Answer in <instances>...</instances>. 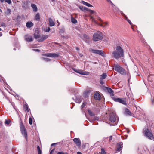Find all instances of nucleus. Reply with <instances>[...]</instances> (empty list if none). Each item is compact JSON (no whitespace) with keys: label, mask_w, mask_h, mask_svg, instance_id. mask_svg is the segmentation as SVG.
Masks as SVG:
<instances>
[{"label":"nucleus","mask_w":154,"mask_h":154,"mask_svg":"<svg viewBox=\"0 0 154 154\" xmlns=\"http://www.w3.org/2000/svg\"><path fill=\"white\" fill-rule=\"evenodd\" d=\"M127 21L131 25L132 23L130 20L129 19H127Z\"/></svg>","instance_id":"49530a36"},{"label":"nucleus","mask_w":154,"mask_h":154,"mask_svg":"<svg viewBox=\"0 0 154 154\" xmlns=\"http://www.w3.org/2000/svg\"><path fill=\"white\" fill-rule=\"evenodd\" d=\"M118 13H120L122 15H123V16H124V14L123 13V12L122 11H120V10H119V11L118 12Z\"/></svg>","instance_id":"c03bdc74"},{"label":"nucleus","mask_w":154,"mask_h":154,"mask_svg":"<svg viewBox=\"0 0 154 154\" xmlns=\"http://www.w3.org/2000/svg\"><path fill=\"white\" fill-rule=\"evenodd\" d=\"M43 55L48 57H56L59 56V54H58L54 53H50L45 54H43Z\"/></svg>","instance_id":"1a4fd4ad"},{"label":"nucleus","mask_w":154,"mask_h":154,"mask_svg":"<svg viewBox=\"0 0 154 154\" xmlns=\"http://www.w3.org/2000/svg\"><path fill=\"white\" fill-rule=\"evenodd\" d=\"M127 75H130V74L129 73V72H128V73H127Z\"/></svg>","instance_id":"69168bd1"},{"label":"nucleus","mask_w":154,"mask_h":154,"mask_svg":"<svg viewBox=\"0 0 154 154\" xmlns=\"http://www.w3.org/2000/svg\"><path fill=\"white\" fill-rule=\"evenodd\" d=\"M35 18L36 21H38L40 20V15L39 13H38L36 14Z\"/></svg>","instance_id":"393cba45"},{"label":"nucleus","mask_w":154,"mask_h":154,"mask_svg":"<svg viewBox=\"0 0 154 154\" xmlns=\"http://www.w3.org/2000/svg\"><path fill=\"white\" fill-rule=\"evenodd\" d=\"M126 94L128 98H129V99H130L131 100L133 99V94H131V93L130 94L129 92H127L126 93Z\"/></svg>","instance_id":"412c9836"},{"label":"nucleus","mask_w":154,"mask_h":154,"mask_svg":"<svg viewBox=\"0 0 154 154\" xmlns=\"http://www.w3.org/2000/svg\"><path fill=\"white\" fill-rule=\"evenodd\" d=\"M94 99L96 100H100V94L98 93H96L94 95Z\"/></svg>","instance_id":"dca6fc26"},{"label":"nucleus","mask_w":154,"mask_h":154,"mask_svg":"<svg viewBox=\"0 0 154 154\" xmlns=\"http://www.w3.org/2000/svg\"><path fill=\"white\" fill-rule=\"evenodd\" d=\"M151 101L152 104L154 103V97L153 98H152V99H151Z\"/></svg>","instance_id":"de8ad7c7"},{"label":"nucleus","mask_w":154,"mask_h":154,"mask_svg":"<svg viewBox=\"0 0 154 154\" xmlns=\"http://www.w3.org/2000/svg\"><path fill=\"white\" fill-rule=\"evenodd\" d=\"M77 154H82V153L80 152H77Z\"/></svg>","instance_id":"4d7b16f0"},{"label":"nucleus","mask_w":154,"mask_h":154,"mask_svg":"<svg viewBox=\"0 0 154 154\" xmlns=\"http://www.w3.org/2000/svg\"><path fill=\"white\" fill-rule=\"evenodd\" d=\"M50 30V28L49 27H46V29H44V31L46 32H49Z\"/></svg>","instance_id":"473e14b6"},{"label":"nucleus","mask_w":154,"mask_h":154,"mask_svg":"<svg viewBox=\"0 0 154 154\" xmlns=\"http://www.w3.org/2000/svg\"><path fill=\"white\" fill-rule=\"evenodd\" d=\"M48 37V36L47 35H43L42 36V37L40 39H38V40L39 42H42L47 38Z\"/></svg>","instance_id":"4468645a"},{"label":"nucleus","mask_w":154,"mask_h":154,"mask_svg":"<svg viewBox=\"0 0 154 154\" xmlns=\"http://www.w3.org/2000/svg\"><path fill=\"white\" fill-rule=\"evenodd\" d=\"M90 91H86L84 93V94H83L84 97H88L90 94Z\"/></svg>","instance_id":"4be33fe9"},{"label":"nucleus","mask_w":154,"mask_h":154,"mask_svg":"<svg viewBox=\"0 0 154 154\" xmlns=\"http://www.w3.org/2000/svg\"><path fill=\"white\" fill-rule=\"evenodd\" d=\"M98 25L102 27H105L108 26V23L107 22H102L101 23H99Z\"/></svg>","instance_id":"2eb2a0df"},{"label":"nucleus","mask_w":154,"mask_h":154,"mask_svg":"<svg viewBox=\"0 0 154 154\" xmlns=\"http://www.w3.org/2000/svg\"><path fill=\"white\" fill-rule=\"evenodd\" d=\"M56 143H52L51 144V146H52L54 145H55Z\"/></svg>","instance_id":"6e6d98bb"},{"label":"nucleus","mask_w":154,"mask_h":154,"mask_svg":"<svg viewBox=\"0 0 154 154\" xmlns=\"http://www.w3.org/2000/svg\"><path fill=\"white\" fill-rule=\"evenodd\" d=\"M107 1L109 2H110L112 4V2L110 1V0H107Z\"/></svg>","instance_id":"bf43d9fd"},{"label":"nucleus","mask_w":154,"mask_h":154,"mask_svg":"<svg viewBox=\"0 0 154 154\" xmlns=\"http://www.w3.org/2000/svg\"><path fill=\"white\" fill-rule=\"evenodd\" d=\"M100 84L101 85H103L104 84V82L103 81L102 79H100Z\"/></svg>","instance_id":"37998d69"},{"label":"nucleus","mask_w":154,"mask_h":154,"mask_svg":"<svg viewBox=\"0 0 154 154\" xmlns=\"http://www.w3.org/2000/svg\"><path fill=\"white\" fill-rule=\"evenodd\" d=\"M33 25V24L31 22H28L26 23V26L27 28H30Z\"/></svg>","instance_id":"5701e85b"},{"label":"nucleus","mask_w":154,"mask_h":154,"mask_svg":"<svg viewBox=\"0 0 154 154\" xmlns=\"http://www.w3.org/2000/svg\"><path fill=\"white\" fill-rule=\"evenodd\" d=\"M33 50H34V51H39V50L38 49H33Z\"/></svg>","instance_id":"5fc2aeb1"},{"label":"nucleus","mask_w":154,"mask_h":154,"mask_svg":"<svg viewBox=\"0 0 154 154\" xmlns=\"http://www.w3.org/2000/svg\"><path fill=\"white\" fill-rule=\"evenodd\" d=\"M58 154H65V153H64L62 152H58Z\"/></svg>","instance_id":"3c124183"},{"label":"nucleus","mask_w":154,"mask_h":154,"mask_svg":"<svg viewBox=\"0 0 154 154\" xmlns=\"http://www.w3.org/2000/svg\"><path fill=\"white\" fill-rule=\"evenodd\" d=\"M37 32H38V31H37ZM34 36L35 38L36 39H38L40 37V35H39V34L38 32H37V34L36 33V32H35V33L34 34Z\"/></svg>","instance_id":"a878e982"},{"label":"nucleus","mask_w":154,"mask_h":154,"mask_svg":"<svg viewBox=\"0 0 154 154\" xmlns=\"http://www.w3.org/2000/svg\"><path fill=\"white\" fill-rule=\"evenodd\" d=\"M91 19H92V22H94L95 24L98 25V23H97V22L96 21L94 18H93L92 17H91Z\"/></svg>","instance_id":"f704fd0d"},{"label":"nucleus","mask_w":154,"mask_h":154,"mask_svg":"<svg viewBox=\"0 0 154 154\" xmlns=\"http://www.w3.org/2000/svg\"><path fill=\"white\" fill-rule=\"evenodd\" d=\"M38 154H42V151L38 152Z\"/></svg>","instance_id":"13d9d810"},{"label":"nucleus","mask_w":154,"mask_h":154,"mask_svg":"<svg viewBox=\"0 0 154 154\" xmlns=\"http://www.w3.org/2000/svg\"><path fill=\"white\" fill-rule=\"evenodd\" d=\"M143 132L145 136L148 139L154 141V135L148 127H146L144 128Z\"/></svg>","instance_id":"f03ea898"},{"label":"nucleus","mask_w":154,"mask_h":154,"mask_svg":"<svg viewBox=\"0 0 154 154\" xmlns=\"http://www.w3.org/2000/svg\"><path fill=\"white\" fill-rule=\"evenodd\" d=\"M98 20H101V19L100 18H99L98 19Z\"/></svg>","instance_id":"0e129e2a"},{"label":"nucleus","mask_w":154,"mask_h":154,"mask_svg":"<svg viewBox=\"0 0 154 154\" xmlns=\"http://www.w3.org/2000/svg\"><path fill=\"white\" fill-rule=\"evenodd\" d=\"M88 112L89 114L91 116H92L94 115L91 111L90 110H88Z\"/></svg>","instance_id":"4c0bfd02"},{"label":"nucleus","mask_w":154,"mask_h":154,"mask_svg":"<svg viewBox=\"0 0 154 154\" xmlns=\"http://www.w3.org/2000/svg\"><path fill=\"white\" fill-rule=\"evenodd\" d=\"M112 99L116 102H118L125 105H126V99L125 98H119L112 97Z\"/></svg>","instance_id":"6e6552de"},{"label":"nucleus","mask_w":154,"mask_h":154,"mask_svg":"<svg viewBox=\"0 0 154 154\" xmlns=\"http://www.w3.org/2000/svg\"><path fill=\"white\" fill-rule=\"evenodd\" d=\"M42 59L46 62H49L51 61V59L48 58H43Z\"/></svg>","instance_id":"2f4dec72"},{"label":"nucleus","mask_w":154,"mask_h":154,"mask_svg":"<svg viewBox=\"0 0 154 154\" xmlns=\"http://www.w3.org/2000/svg\"><path fill=\"white\" fill-rule=\"evenodd\" d=\"M58 23V26H59V25H60V23Z\"/></svg>","instance_id":"338daca9"},{"label":"nucleus","mask_w":154,"mask_h":154,"mask_svg":"<svg viewBox=\"0 0 154 154\" xmlns=\"http://www.w3.org/2000/svg\"><path fill=\"white\" fill-rule=\"evenodd\" d=\"M124 16L125 17V19L127 21V19H128L127 17L125 14H124Z\"/></svg>","instance_id":"8fccbe9b"},{"label":"nucleus","mask_w":154,"mask_h":154,"mask_svg":"<svg viewBox=\"0 0 154 154\" xmlns=\"http://www.w3.org/2000/svg\"><path fill=\"white\" fill-rule=\"evenodd\" d=\"M11 12V11L10 9H8L7 10L6 13V14H10Z\"/></svg>","instance_id":"c9c22d12"},{"label":"nucleus","mask_w":154,"mask_h":154,"mask_svg":"<svg viewBox=\"0 0 154 154\" xmlns=\"http://www.w3.org/2000/svg\"><path fill=\"white\" fill-rule=\"evenodd\" d=\"M100 154H106V152L103 149H101V152Z\"/></svg>","instance_id":"ea45409f"},{"label":"nucleus","mask_w":154,"mask_h":154,"mask_svg":"<svg viewBox=\"0 0 154 154\" xmlns=\"http://www.w3.org/2000/svg\"><path fill=\"white\" fill-rule=\"evenodd\" d=\"M5 1L9 4H11L12 2L11 0H4Z\"/></svg>","instance_id":"58836bf2"},{"label":"nucleus","mask_w":154,"mask_h":154,"mask_svg":"<svg viewBox=\"0 0 154 154\" xmlns=\"http://www.w3.org/2000/svg\"><path fill=\"white\" fill-rule=\"evenodd\" d=\"M71 20L72 22L73 23L75 24L77 22V20L75 19L73 17H72Z\"/></svg>","instance_id":"cd10ccee"},{"label":"nucleus","mask_w":154,"mask_h":154,"mask_svg":"<svg viewBox=\"0 0 154 154\" xmlns=\"http://www.w3.org/2000/svg\"><path fill=\"white\" fill-rule=\"evenodd\" d=\"M109 138V142H110L111 140H112V136H110L109 137H108L107 138L108 139Z\"/></svg>","instance_id":"a19ab883"},{"label":"nucleus","mask_w":154,"mask_h":154,"mask_svg":"<svg viewBox=\"0 0 154 154\" xmlns=\"http://www.w3.org/2000/svg\"><path fill=\"white\" fill-rule=\"evenodd\" d=\"M82 4H83V5H84L86 6H87L88 7H93V6L91 5L90 4H89L87 2H86L83 1H82Z\"/></svg>","instance_id":"b1692460"},{"label":"nucleus","mask_w":154,"mask_h":154,"mask_svg":"<svg viewBox=\"0 0 154 154\" xmlns=\"http://www.w3.org/2000/svg\"><path fill=\"white\" fill-rule=\"evenodd\" d=\"M109 120L112 122H114V125H116L118 121V118L116 114L113 112L110 114Z\"/></svg>","instance_id":"39448f33"},{"label":"nucleus","mask_w":154,"mask_h":154,"mask_svg":"<svg viewBox=\"0 0 154 154\" xmlns=\"http://www.w3.org/2000/svg\"><path fill=\"white\" fill-rule=\"evenodd\" d=\"M84 38L85 39H89L90 38V37L88 35L85 34L84 35Z\"/></svg>","instance_id":"e433bc0d"},{"label":"nucleus","mask_w":154,"mask_h":154,"mask_svg":"<svg viewBox=\"0 0 154 154\" xmlns=\"http://www.w3.org/2000/svg\"><path fill=\"white\" fill-rule=\"evenodd\" d=\"M31 6L33 9V11L34 12H36L37 11V8L36 5L35 4H32Z\"/></svg>","instance_id":"aec40b11"},{"label":"nucleus","mask_w":154,"mask_h":154,"mask_svg":"<svg viewBox=\"0 0 154 154\" xmlns=\"http://www.w3.org/2000/svg\"><path fill=\"white\" fill-rule=\"evenodd\" d=\"M65 154H69L67 153V152H65Z\"/></svg>","instance_id":"774afa93"},{"label":"nucleus","mask_w":154,"mask_h":154,"mask_svg":"<svg viewBox=\"0 0 154 154\" xmlns=\"http://www.w3.org/2000/svg\"><path fill=\"white\" fill-rule=\"evenodd\" d=\"M49 22V26L50 27H52L54 26L55 23L53 20L50 18L48 19Z\"/></svg>","instance_id":"f3484780"},{"label":"nucleus","mask_w":154,"mask_h":154,"mask_svg":"<svg viewBox=\"0 0 154 154\" xmlns=\"http://www.w3.org/2000/svg\"><path fill=\"white\" fill-rule=\"evenodd\" d=\"M90 51L94 54H98L101 55L103 57H105L106 56V54L104 53L103 51L98 50H94L92 49H89Z\"/></svg>","instance_id":"423d86ee"},{"label":"nucleus","mask_w":154,"mask_h":154,"mask_svg":"<svg viewBox=\"0 0 154 154\" xmlns=\"http://www.w3.org/2000/svg\"><path fill=\"white\" fill-rule=\"evenodd\" d=\"M106 88L107 90V91H108V92L111 94L112 96H114V94H113V91L112 90L111 88H109L106 87Z\"/></svg>","instance_id":"6ab92c4d"},{"label":"nucleus","mask_w":154,"mask_h":154,"mask_svg":"<svg viewBox=\"0 0 154 154\" xmlns=\"http://www.w3.org/2000/svg\"><path fill=\"white\" fill-rule=\"evenodd\" d=\"M24 108L26 109V111L29 112V108L28 105L27 104H24Z\"/></svg>","instance_id":"7c9ffc66"},{"label":"nucleus","mask_w":154,"mask_h":154,"mask_svg":"<svg viewBox=\"0 0 154 154\" xmlns=\"http://www.w3.org/2000/svg\"><path fill=\"white\" fill-rule=\"evenodd\" d=\"M113 69L122 75H125L126 74L125 70L123 68L121 67L119 65L115 64Z\"/></svg>","instance_id":"20e7f679"},{"label":"nucleus","mask_w":154,"mask_h":154,"mask_svg":"<svg viewBox=\"0 0 154 154\" xmlns=\"http://www.w3.org/2000/svg\"><path fill=\"white\" fill-rule=\"evenodd\" d=\"M89 11L92 14L94 13V11L91 10H90Z\"/></svg>","instance_id":"09e8293b"},{"label":"nucleus","mask_w":154,"mask_h":154,"mask_svg":"<svg viewBox=\"0 0 154 154\" xmlns=\"http://www.w3.org/2000/svg\"><path fill=\"white\" fill-rule=\"evenodd\" d=\"M37 150L38 152L41 151V150L40 149V147L39 146H38L37 147Z\"/></svg>","instance_id":"a18cd8bd"},{"label":"nucleus","mask_w":154,"mask_h":154,"mask_svg":"<svg viewBox=\"0 0 154 154\" xmlns=\"http://www.w3.org/2000/svg\"><path fill=\"white\" fill-rule=\"evenodd\" d=\"M101 77L100 78L101 79H105L107 76V75L106 73H103L101 75Z\"/></svg>","instance_id":"bb28decb"},{"label":"nucleus","mask_w":154,"mask_h":154,"mask_svg":"<svg viewBox=\"0 0 154 154\" xmlns=\"http://www.w3.org/2000/svg\"><path fill=\"white\" fill-rule=\"evenodd\" d=\"M24 38L25 40L28 42H31L33 41V38L31 36L26 35L25 36Z\"/></svg>","instance_id":"ddd939ff"},{"label":"nucleus","mask_w":154,"mask_h":154,"mask_svg":"<svg viewBox=\"0 0 154 154\" xmlns=\"http://www.w3.org/2000/svg\"><path fill=\"white\" fill-rule=\"evenodd\" d=\"M73 141L78 147H79L81 146V142L79 138H75L73 139Z\"/></svg>","instance_id":"f8f14e48"},{"label":"nucleus","mask_w":154,"mask_h":154,"mask_svg":"<svg viewBox=\"0 0 154 154\" xmlns=\"http://www.w3.org/2000/svg\"><path fill=\"white\" fill-rule=\"evenodd\" d=\"M29 122L30 125L32 124V119L31 118H29Z\"/></svg>","instance_id":"72a5a7b5"},{"label":"nucleus","mask_w":154,"mask_h":154,"mask_svg":"<svg viewBox=\"0 0 154 154\" xmlns=\"http://www.w3.org/2000/svg\"><path fill=\"white\" fill-rule=\"evenodd\" d=\"M86 105V103L85 102H84L82 105L81 107L82 108L84 107Z\"/></svg>","instance_id":"79ce46f5"},{"label":"nucleus","mask_w":154,"mask_h":154,"mask_svg":"<svg viewBox=\"0 0 154 154\" xmlns=\"http://www.w3.org/2000/svg\"><path fill=\"white\" fill-rule=\"evenodd\" d=\"M88 9V8H87L86 7H84L83 8V10H87Z\"/></svg>","instance_id":"603ef678"},{"label":"nucleus","mask_w":154,"mask_h":154,"mask_svg":"<svg viewBox=\"0 0 154 154\" xmlns=\"http://www.w3.org/2000/svg\"><path fill=\"white\" fill-rule=\"evenodd\" d=\"M2 35V34L1 32H0V36H1Z\"/></svg>","instance_id":"e2e57ef3"},{"label":"nucleus","mask_w":154,"mask_h":154,"mask_svg":"<svg viewBox=\"0 0 154 154\" xmlns=\"http://www.w3.org/2000/svg\"><path fill=\"white\" fill-rule=\"evenodd\" d=\"M73 69L75 72L82 75H88L89 74V73L88 72L83 71L79 69Z\"/></svg>","instance_id":"9d476101"},{"label":"nucleus","mask_w":154,"mask_h":154,"mask_svg":"<svg viewBox=\"0 0 154 154\" xmlns=\"http://www.w3.org/2000/svg\"><path fill=\"white\" fill-rule=\"evenodd\" d=\"M54 151V149H52L51 150L50 152V154L52 153V152Z\"/></svg>","instance_id":"680f3d73"},{"label":"nucleus","mask_w":154,"mask_h":154,"mask_svg":"<svg viewBox=\"0 0 154 154\" xmlns=\"http://www.w3.org/2000/svg\"><path fill=\"white\" fill-rule=\"evenodd\" d=\"M125 113L127 115H129L130 116H133V114L131 113V112L128 109L126 108L125 109Z\"/></svg>","instance_id":"a211bd4d"},{"label":"nucleus","mask_w":154,"mask_h":154,"mask_svg":"<svg viewBox=\"0 0 154 154\" xmlns=\"http://www.w3.org/2000/svg\"><path fill=\"white\" fill-rule=\"evenodd\" d=\"M81 101V99L80 98H77L75 99V102L77 103H80Z\"/></svg>","instance_id":"c756f323"},{"label":"nucleus","mask_w":154,"mask_h":154,"mask_svg":"<svg viewBox=\"0 0 154 154\" xmlns=\"http://www.w3.org/2000/svg\"><path fill=\"white\" fill-rule=\"evenodd\" d=\"M4 0H0V1L2 3L4 2Z\"/></svg>","instance_id":"052dcab7"},{"label":"nucleus","mask_w":154,"mask_h":154,"mask_svg":"<svg viewBox=\"0 0 154 154\" xmlns=\"http://www.w3.org/2000/svg\"><path fill=\"white\" fill-rule=\"evenodd\" d=\"M103 38L102 33L99 31H97L94 33L93 36V40L96 42L101 40Z\"/></svg>","instance_id":"7ed1b4c3"},{"label":"nucleus","mask_w":154,"mask_h":154,"mask_svg":"<svg viewBox=\"0 0 154 154\" xmlns=\"http://www.w3.org/2000/svg\"><path fill=\"white\" fill-rule=\"evenodd\" d=\"M79 8L81 9L82 10H83V8L84 7H80L79 6Z\"/></svg>","instance_id":"864d4df0"},{"label":"nucleus","mask_w":154,"mask_h":154,"mask_svg":"<svg viewBox=\"0 0 154 154\" xmlns=\"http://www.w3.org/2000/svg\"><path fill=\"white\" fill-rule=\"evenodd\" d=\"M11 121L10 119L6 120L5 122V125H9L11 122Z\"/></svg>","instance_id":"c85d7f7f"},{"label":"nucleus","mask_w":154,"mask_h":154,"mask_svg":"<svg viewBox=\"0 0 154 154\" xmlns=\"http://www.w3.org/2000/svg\"><path fill=\"white\" fill-rule=\"evenodd\" d=\"M117 148L116 151L117 152H119L122 150L123 147V143L122 142H119L117 144Z\"/></svg>","instance_id":"9b49d317"},{"label":"nucleus","mask_w":154,"mask_h":154,"mask_svg":"<svg viewBox=\"0 0 154 154\" xmlns=\"http://www.w3.org/2000/svg\"><path fill=\"white\" fill-rule=\"evenodd\" d=\"M112 54L115 58L116 59L123 58L124 56V51L121 46L118 45L116 46V50L114 51Z\"/></svg>","instance_id":"f257e3e1"},{"label":"nucleus","mask_w":154,"mask_h":154,"mask_svg":"<svg viewBox=\"0 0 154 154\" xmlns=\"http://www.w3.org/2000/svg\"><path fill=\"white\" fill-rule=\"evenodd\" d=\"M20 129L22 134L24 136L26 139L27 140V131L24 126L22 122L20 124Z\"/></svg>","instance_id":"0eeeda50"}]
</instances>
